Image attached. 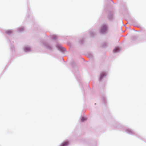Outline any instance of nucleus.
Masks as SVG:
<instances>
[{"mask_svg": "<svg viewBox=\"0 0 146 146\" xmlns=\"http://www.w3.org/2000/svg\"><path fill=\"white\" fill-rule=\"evenodd\" d=\"M85 120V119L84 117H82L81 119V121H84Z\"/></svg>", "mask_w": 146, "mask_h": 146, "instance_id": "nucleus-5", "label": "nucleus"}, {"mask_svg": "<svg viewBox=\"0 0 146 146\" xmlns=\"http://www.w3.org/2000/svg\"><path fill=\"white\" fill-rule=\"evenodd\" d=\"M119 48L118 47H116L113 50L114 52H116L119 50Z\"/></svg>", "mask_w": 146, "mask_h": 146, "instance_id": "nucleus-3", "label": "nucleus"}, {"mask_svg": "<svg viewBox=\"0 0 146 146\" xmlns=\"http://www.w3.org/2000/svg\"><path fill=\"white\" fill-rule=\"evenodd\" d=\"M68 142L67 141H65L62 143L60 146H66L68 145Z\"/></svg>", "mask_w": 146, "mask_h": 146, "instance_id": "nucleus-2", "label": "nucleus"}, {"mask_svg": "<svg viewBox=\"0 0 146 146\" xmlns=\"http://www.w3.org/2000/svg\"><path fill=\"white\" fill-rule=\"evenodd\" d=\"M107 26L106 25H104L102 26L101 31L102 33L105 32L106 31Z\"/></svg>", "mask_w": 146, "mask_h": 146, "instance_id": "nucleus-1", "label": "nucleus"}, {"mask_svg": "<svg viewBox=\"0 0 146 146\" xmlns=\"http://www.w3.org/2000/svg\"><path fill=\"white\" fill-rule=\"evenodd\" d=\"M12 33V31H7V33L8 34H10V33Z\"/></svg>", "mask_w": 146, "mask_h": 146, "instance_id": "nucleus-4", "label": "nucleus"}]
</instances>
